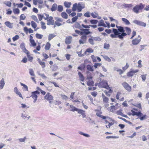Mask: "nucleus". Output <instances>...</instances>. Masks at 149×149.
Returning a JSON list of instances; mask_svg holds the SVG:
<instances>
[{"label":"nucleus","instance_id":"f257e3e1","mask_svg":"<svg viewBox=\"0 0 149 149\" xmlns=\"http://www.w3.org/2000/svg\"><path fill=\"white\" fill-rule=\"evenodd\" d=\"M116 27L117 29H113V32L114 34H111L110 35V36L112 38H118L121 40H123L124 37L127 35H129L131 33V30L129 27L125 28V29L127 33H126L125 32V30L123 27L117 25H116Z\"/></svg>","mask_w":149,"mask_h":149},{"label":"nucleus","instance_id":"f03ea898","mask_svg":"<svg viewBox=\"0 0 149 149\" xmlns=\"http://www.w3.org/2000/svg\"><path fill=\"white\" fill-rule=\"evenodd\" d=\"M101 40V39L98 36L93 37H91L88 39V41L89 43L92 45H94L95 44L94 41H100Z\"/></svg>","mask_w":149,"mask_h":149},{"label":"nucleus","instance_id":"7ed1b4c3","mask_svg":"<svg viewBox=\"0 0 149 149\" xmlns=\"http://www.w3.org/2000/svg\"><path fill=\"white\" fill-rule=\"evenodd\" d=\"M144 6L142 3H141L139 5H136L134 6L133 11L135 13L138 14L139 13V10H142L144 7Z\"/></svg>","mask_w":149,"mask_h":149},{"label":"nucleus","instance_id":"20e7f679","mask_svg":"<svg viewBox=\"0 0 149 149\" xmlns=\"http://www.w3.org/2000/svg\"><path fill=\"white\" fill-rule=\"evenodd\" d=\"M98 87L101 88H106L107 89H109L110 88L107 81L104 80H102L99 83Z\"/></svg>","mask_w":149,"mask_h":149},{"label":"nucleus","instance_id":"39448f33","mask_svg":"<svg viewBox=\"0 0 149 149\" xmlns=\"http://www.w3.org/2000/svg\"><path fill=\"white\" fill-rule=\"evenodd\" d=\"M132 23L135 24L143 27H146V23L139 20L135 19L132 22Z\"/></svg>","mask_w":149,"mask_h":149},{"label":"nucleus","instance_id":"423d86ee","mask_svg":"<svg viewBox=\"0 0 149 149\" xmlns=\"http://www.w3.org/2000/svg\"><path fill=\"white\" fill-rule=\"evenodd\" d=\"M122 85L125 89L128 92H130L131 91L132 87L126 82L124 81L122 84Z\"/></svg>","mask_w":149,"mask_h":149},{"label":"nucleus","instance_id":"0eeeda50","mask_svg":"<svg viewBox=\"0 0 149 149\" xmlns=\"http://www.w3.org/2000/svg\"><path fill=\"white\" fill-rule=\"evenodd\" d=\"M81 39L79 40L80 44H84L86 43L87 39V36L86 35H83L81 37Z\"/></svg>","mask_w":149,"mask_h":149},{"label":"nucleus","instance_id":"6e6552de","mask_svg":"<svg viewBox=\"0 0 149 149\" xmlns=\"http://www.w3.org/2000/svg\"><path fill=\"white\" fill-rule=\"evenodd\" d=\"M85 8L84 3L83 2L79 3L77 4V10L79 12L81 11L82 9Z\"/></svg>","mask_w":149,"mask_h":149},{"label":"nucleus","instance_id":"1a4fd4ad","mask_svg":"<svg viewBox=\"0 0 149 149\" xmlns=\"http://www.w3.org/2000/svg\"><path fill=\"white\" fill-rule=\"evenodd\" d=\"M53 97L49 93H47L44 97V99L48 101L53 100Z\"/></svg>","mask_w":149,"mask_h":149},{"label":"nucleus","instance_id":"9d476101","mask_svg":"<svg viewBox=\"0 0 149 149\" xmlns=\"http://www.w3.org/2000/svg\"><path fill=\"white\" fill-rule=\"evenodd\" d=\"M47 21L48 22L47 23V24L48 25H53L54 23V21L53 20V18L52 16H50L49 17Z\"/></svg>","mask_w":149,"mask_h":149},{"label":"nucleus","instance_id":"9b49d317","mask_svg":"<svg viewBox=\"0 0 149 149\" xmlns=\"http://www.w3.org/2000/svg\"><path fill=\"white\" fill-rule=\"evenodd\" d=\"M75 27L76 28L79 29L81 31H88L89 30V29H82V27L80 24L78 22H76L75 24Z\"/></svg>","mask_w":149,"mask_h":149},{"label":"nucleus","instance_id":"f8f14e48","mask_svg":"<svg viewBox=\"0 0 149 149\" xmlns=\"http://www.w3.org/2000/svg\"><path fill=\"white\" fill-rule=\"evenodd\" d=\"M72 37L71 36H68L65 39V43L68 45L70 44L71 42Z\"/></svg>","mask_w":149,"mask_h":149},{"label":"nucleus","instance_id":"ddd939ff","mask_svg":"<svg viewBox=\"0 0 149 149\" xmlns=\"http://www.w3.org/2000/svg\"><path fill=\"white\" fill-rule=\"evenodd\" d=\"M14 91L19 96L21 97L22 99H23V97H22V95L21 93L18 91L17 87H15L14 88Z\"/></svg>","mask_w":149,"mask_h":149},{"label":"nucleus","instance_id":"4468645a","mask_svg":"<svg viewBox=\"0 0 149 149\" xmlns=\"http://www.w3.org/2000/svg\"><path fill=\"white\" fill-rule=\"evenodd\" d=\"M4 24L8 27L10 29L13 28V23H11L9 21H7L5 22Z\"/></svg>","mask_w":149,"mask_h":149},{"label":"nucleus","instance_id":"2eb2a0df","mask_svg":"<svg viewBox=\"0 0 149 149\" xmlns=\"http://www.w3.org/2000/svg\"><path fill=\"white\" fill-rule=\"evenodd\" d=\"M31 93L32 94L31 95V97L34 100L33 102L34 103H35L37 100L38 96L37 95L34 94V93H33V92H32Z\"/></svg>","mask_w":149,"mask_h":149},{"label":"nucleus","instance_id":"dca6fc26","mask_svg":"<svg viewBox=\"0 0 149 149\" xmlns=\"http://www.w3.org/2000/svg\"><path fill=\"white\" fill-rule=\"evenodd\" d=\"M5 83L3 78H2L1 81H0V89H2L5 85Z\"/></svg>","mask_w":149,"mask_h":149},{"label":"nucleus","instance_id":"f3484780","mask_svg":"<svg viewBox=\"0 0 149 149\" xmlns=\"http://www.w3.org/2000/svg\"><path fill=\"white\" fill-rule=\"evenodd\" d=\"M21 117L24 119H27L28 120L30 117V116H28V115L26 114L22 113Z\"/></svg>","mask_w":149,"mask_h":149},{"label":"nucleus","instance_id":"a211bd4d","mask_svg":"<svg viewBox=\"0 0 149 149\" xmlns=\"http://www.w3.org/2000/svg\"><path fill=\"white\" fill-rule=\"evenodd\" d=\"M79 113L81 114L83 118H85L86 115L85 113V111L79 109L78 111Z\"/></svg>","mask_w":149,"mask_h":149},{"label":"nucleus","instance_id":"6ab92c4d","mask_svg":"<svg viewBox=\"0 0 149 149\" xmlns=\"http://www.w3.org/2000/svg\"><path fill=\"white\" fill-rule=\"evenodd\" d=\"M141 41L140 40L135 39L132 41V43L134 45H137Z\"/></svg>","mask_w":149,"mask_h":149},{"label":"nucleus","instance_id":"aec40b11","mask_svg":"<svg viewBox=\"0 0 149 149\" xmlns=\"http://www.w3.org/2000/svg\"><path fill=\"white\" fill-rule=\"evenodd\" d=\"M78 74L79 76L80 80L82 81H84V77L83 75L79 72H78Z\"/></svg>","mask_w":149,"mask_h":149},{"label":"nucleus","instance_id":"412c9836","mask_svg":"<svg viewBox=\"0 0 149 149\" xmlns=\"http://www.w3.org/2000/svg\"><path fill=\"white\" fill-rule=\"evenodd\" d=\"M122 21L124 23L127 25H129L130 24V22L127 19L125 18H122L121 19Z\"/></svg>","mask_w":149,"mask_h":149},{"label":"nucleus","instance_id":"4be33fe9","mask_svg":"<svg viewBox=\"0 0 149 149\" xmlns=\"http://www.w3.org/2000/svg\"><path fill=\"white\" fill-rule=\"evenodd\" d=\"M123 8H130L132 7L133 5L131 4H125L124 3L123 4Z\"/></svg>","mask_w":149,"mask_h":149},{"label":"nucleus","instance_id":"5701e85b","mask_svg":"<svg viewBox=\"0 0 149 149\" xmlns=\"http://www.w3.org/2000/svg\"><path fill=\"white\" fill-rule=\"evenodd\" d=\"M57 8V5L56 3H54L51 8V10L52 11H55Z\"/></svg>","mask_w":149,"mask_h":149},{"label":"nucleus","instance_id":"b1692460","mask_svg":"<svg viewBox=\"0 0 149 149\" xmlns=\"http://www.w3.org/2000/svg\"><path fill=\"white\" fill-rule=\"evenodd\" d=\"M102 96L103 99V101L104 102L106 103L108 102V98L106 97L104 94L102 93Z\"/></svg>","mask_w":149,"mask_h":149},{"label":"nucleus","instance_id":"393cba45","mask_svg":"<svg viewBox=\"0 0 149 149\" xmlns=\"http://www.w3.org/2000/svg\"><path fill=\"white\" fill-rule=\"evenodd\" d=\"M87 69L89 71H93L94 70L93 69V66H91L90 65H88L86 66Z\"/></svg>","mask_w":149,"mask_h":149},{"label":"nucleus","instance_id":"a878e982","mask_svg":"<svg viewBox=\"0 0 149 149\" xmlns=\"http://www.w3.org/2000/svg\"><path fill=\"white\" fill-rule=\"evenodd\" d=\"M62 17L65 19H67L68 18V15L67 13L65 12H63L61 13Z\"/></svg>","mask_w":149,"mask_h":149},{"label":"nucleus","instance_id":"bb28decb","mask_svg":"<svg viewBox=\"0 0 149 149\" xmlns=\"http://www.w3.org/2000/svg\"><path fill=\"white\" fill-rule=\"evenodd\" d=\"M100 118L104 120L106 118H107L108 120H110V121H114V120H113L110 117H108L107 116H105L102 115L101 116H100Z\"/></svg>","mask_w":149,"mask_h":149},{"label":"nucleus","instance_id":"cd10ccee","mask_svg":"<svg viewBox=\"0 0 149 149\" xmlns=\"http://www.w3.org/2000/svg\"><path fill=\"white\" fill-rule=\"evenodd\" d=\"M64 6L66 7L69 8L71 4V3L70 2H67L66 1H65L64 3Z\"/></svg>","mask_w":149,"mask_h":149},{"label":"nucleus","instance_id":"c85d7f7f","mask_svg":"<svg viewBox=\"0 0 149 149\" xmlns=\"http://www.w3.org/2000/svg\"><path fill=\"white\" fill-rule=\"evenodd\" d=\"M70 108L71 109L70 110L71 111L74 112V111H76L77 112L78 111L79 109H78L75 107L74 106L70 105Z\"/></svg>","mask_w":149,"mask_h":149},{"label":"nucleus","instance_id":"c756f323","mask_svg":"<svg viewBox=\"0 0 149 149\" xmlns=\"http://www.w3.org/2000/svg\"><path fill=\"white\" fill-rule=\"evenodd\" d=\"M56 35L53 34H50L48 36V40L49 41L51 40L54 37L56 36Z\"/></svg>","mask_w":149,"mask_h":149},{"label":"nucleus","instance_id":"7c9ffc66","mask_svg":"<svg viewBox=\"0 0 149 149\" xmlns=\"http://www.w3.org/2000/svg\"><path fill=\"white\" fill-rule=\"evenodd\" d=\"M31 18L35 22L37 23H39V21L38 20L37 17L35 15H33L31 17Z\"/></svg>","mask_w":149,"mask_h":149},{"label":"nucleus","instance_id":"2f4dec72","mask_svg":"<svg viewBox=\"0 0 149 149\" xmlns=\"http://www.w3.org/2000/svg\"><path fill=\"white\" fill-rule=\"evenodd\" d=\"M93 52V50L91 48H88L87 49L85 52V54H86L87 53H90Z\"/></svg>","mask_w":149,"mask_h":149},{"label":"nucleus","instance_id":"473e14b6","mask_svg":"<svg viewBox=\"0 0 149 149\" xmlns=\"http://www.w3.org/2000/svg\"><path fill=\"white\" fill-rule=\"evenodd\" d=\"M77 8V3H75L73 5L72 8V11L74 12L76 10Z\"/></svg>","mask_w":149,"mask_h":149},{"label":"nucleus","instance_id":"72a5a7b5","mask_svg":"<svg viewBox=\"0 0 149 149\" xmlns=\"http://www.w3.org/2000/svg\"><path fill=\"white\" fill-rule=\"evenodd\" d=\"M91 32L89 31H81V35H87L91 33Z\"/></svg>","mask_w":149,"mask_h":149},{"label":"nucleus","instance_id":"f704fd0d","mask_svg":"<svg viewBox=\"0 0 149 149\" xmlns=\"http://www.w3.org/2000/svg\"><path fill=\"white\" fill-rule=\"evenodd\" d=\"M79 134L82 135H83L84 136L86 137H90V136L88 134H87L81 132H80V131L79 132Z\"/></svg>","mask_w":149,"mask_h":149},{"label":"nucleus","instance_id":"c9c22d12","mask_svg":"<svg viewBox=\"0 0 149 149\" xmlns=\"http://www.w3.org/2000/svg\"><path fill=\"white\" fill-rule=\"evenodd\" d=\"M43 18L45 20H47L48 18L49 15L48 14H47L45 13L43 14L42 15Z\"/></svg>","mask_w":149,"mask_h":149},{"label":"nucleus","instance_id":"e433bc0d","mask_svg":"<svg viewBox=\"0 0 149 149\" xmlns=\"http://www.w3.org/2000/svg\"><path fill=\"white\" fill-rule=\"evenodd\" d=\"M55 19L56 21L59 22H62L63 21V19L60 17H55Z\"/></svg>","mask_w":149,"mask_h":149},{"label":"nucleus","instance_id":"4c0bfd02","mask_svg":"<svg viewBox=\"0 0 149 149\" xmlns=\"http://www.w3.org/2000/svg\"><path fill=\"white\" fill-rule=\"evenodd\" d=\"M29 73L31 76L34 77L35 76L34 71L32 69H29Z\"/></svg>","mask_w":149,"mask_h":149},{"label":"nucleus","instance_id":"58836bf2","mask_svg":"<svg viewBox=\"0 0 149 149\" xmlns=\"http://www.w3.org/2000/svg\"><path fill=\"white\" fill-rule=\"evenodd\" d=\"M31 25L33 28H36L37 26V24L33 21H31Z\"/></svg>","mask_w":149,"mask_h":149},{"label":"nucleus","instance_id":"ea45409f","mask_svg":"<svg viewBox=\"0 0 149 149\" xmlns=\"http://www.w3.org/2000/svg\"><path fill=\"white\" fill-rule=\"evenodd\" d=\"M90 22L92 24H95L98 22V21L97 20L91 19L90 21Z\"/></svg>","mask_w":149,"mask_h":149},{"label":"nucleus","instance_id":"a19ab883","mask_svg":"<svg viewBox=\"0 0 149 149\" xmlns=\"http://www.w3.org/2000/svg\"><path fill=\"white\" fill-rule=\"evenodd\" d=\"M36 36L37 38L41 39L42 38L43 36L39 33H36Z\"/></svg>","mask_w":149,"mask_h":149},{"label":"nucleus","instance_id":"79ce46f5","mask_svg":"<svg viewBox=\"0 0 149 149\" xmlns=\"http://www.w3.org/2000/svg\"><path fill=\"white\" fill-rule=\"evenodd\" d=\"M63 10V7L61 5H58V7L57 10L60 12H62Z\"/></svg>","mask_w":149,"mask_h":149},{"label":"nucleus","instance_id":"37998d69","mask_svg":"<svg viewBox=\"0 0 149 149\" xmlns=\"http://www.w3.org/2000/svg\"><path fill=\"white\" fill-rule=\"evenodd\" d=\"M50 46V44L49 42H47L45 47V49L46 50L49 49Z\"/></svg>","mask_w":149,"mask_h":149},{"label":"nucleus","instance_id":"c03bdc74","mask_svg":"<svg viewBox=\"0 0 149 149\" xmlns=\"http://www.w3.org/2000/svg\"><path fill=\"white\" fill-rule=\"evenodd\" d=\"M87 84L89 86H93L94 82L93 81H88L87 82Z\"/></svg>","mask_w":149,"mask_h":149},{"label":"nucleus","instance_id":"a18cd8bd","mask_svg":"<svg viewBox=\"0 0 149 149\" xmlns=\"http://www.w3.org/2000/svg\"><path fill=\"white\" fill-rule=\"evenodd\" d=\"M13 12L15 14H18L19 13L20 11L19 9L16 8L13 9Z\"/></svg>","mask_w":149,"mask_h":149},{"label":"nucleus","instance_id":"49530a36","mask_svg":"<svg viewBox=\"0 0 149 149\" xmlns=\"http://www.w3.org/2000/svg\"><path fill=\"white\" fill-rule=\"evenodd\" d=\"M41 24V28L43 29H45L46 28V26L45 25V23L41 22H40Z\"/></svg>","mask_w":149,"mask_h":149},{"label":"nucleus","instance_id":"de8ad7c7","mask_svg":"<svg viewBox=\"0 0 149 149\" xmlns=\"http://www.w3.org/2000/svg\"><path fill=\"white\" fill-rule=\"evenodd\" d=\"M110 47L109 45V44L105 43L104 45V48L106 49H108Z\"/></svg>","mask_w":149,"mask_h":149},{"label":"nucleus","instance_id":"09e8293b","mask_svg":"<svg viewBox=\"0 0 149 149\" xmlns=\"http://www.w3.org/2000/svg\"><path fill=\"white\" fill-rule=\"evenodd\" d=\"M4 3L9 7H10L11 6V3L10 1H6Z\"/></svg>","mask_w":149,"mask_h":149},{"label":"nucleus","instance_id":"8fccbe9b","mask_svg":"<svg viewBox=\"0 0 149 149\" xmlns=\"http://www.w3.org/2000/svg\"><path fill=\"white\" fill-rule=\"evenodd\" d=\"M91 57L93 59V62H95L97 61V56H95L94 55H92L91 56Z\"/></svg>","mask_w":149,"mask_h":149},{"label":"nucleus","instance_id":"3c124183","mask_svg":"<svg viewBox=\"0 0 149 149\" xmlns=\"http://www.w3.org/2000/svg\"><path fill=\"white\" fill-rule=\"evenodd\" d=\"M19 36L18 35H16L13 38V40L14 41H15L18 39Z\"/></svg>","mask_w":149,"mask_h":149},{"label":"nucleus","instance_id":"603ef678","mask_svg":"<svg viewBox=\"0 0 149 149\" xmlns=\"http://www.w3.org/2000/svg\"><path fill=\"white\" fill-rule=\"evenodd\" d=\"M40 65L41 66L42 68H44L45 67V63L44 62H42V61L39 63Z\"/></svg>","mask_w":149,"mask_h":149},{"label":"nucleus","instance_id":"864d4df0","mask_svg":"<svg viewBox=\"0 0 149 149\" xmlns=\"http://www.w3.org/2000/svg\"><path fill=\"white\" fill-rule=\"evenodd\" d=\"M20 48L22 49V50L25 49V47L24 43L23 42L22 43V44L20 45Z\"/></svg>","mask_w":149,"mask_h":149},{"label":"nucleus","instance_id":"5fc2aeb1","mask_svg":"<svg viewBox=\"0 0 149 149\" xmlns=\"http://www.w3.org/2000/svg\"><path fill=\"white\" fill-rule=\"evenodd\" d=\"M20 84L22 86H23L24 88L26 89V91H28V86L22 83H20Z\"/></svg>","mask_w":149,"mask_h":149},{"label":"nucleus","instance_id":"6e6d98bb","mask_svg":"<svg viewBox=\"0 0 149 149\" xmlns=\"http://www.w3.org/2000/svg\"><path fill=\"white\" fill-rule=\"evenodd\" d=\"M108 123L109 125H106V127L107 128H110L111 126L112 125L114 124V123L112 122L109 123Z\"/></svg>","mask_w":149,"mask_h":149},{"label":"nucleus","instance_id":"4d7b16f0","mask_svg":"<svg viewBox=\"0 0 149 149\" xmlns=\"http://www.w3.org/2000/svg\"><path fill=\"white\" fill-rule=\"evenodd\" d=\"M26 137H25L23 138H20L18 139L19 141L21 142H23L25 141Z\"/></svg>","mask_w":149,"mask_h":149},{"label":"nucleus","instance_id":"13d9d810","mask_svg":"<svg viewBox=\"0 0 149 149\" xmlns=\"http://www.w3.org/2000/svg\"><path fill=\"white\" fill-rule=\"evenodd\" d=\"M104 58L105 60L109 62H110L111 61V59L107 56H105L104 57Z\"/></svg>","mask_w":149,"mask_h":149},{"label":"nucleus","instance_id":"bf43d9fd","mask_svg":"<svg viewBox=\"0 0 149 149\" xmlns=\"http://www.w3.org/2000/svg\"><path fill=\"white\" fill-rule=\"evenodd\" d=\"M30 42L33 46H35L36 45V43L35 42L34 40H32L30 41Z\"/></svg>","mask_w":149,"mask_h":149},{"label":"nucleus","instance_id":"052dcab7","mask_svg":"<svg viewBox=\"0 0 149 149\" xmlns=\"http://www.w3.org/2000/svg\"><path fill=\"white\" fill-rule=\"evenodd\" d=\"M20 18L21 20H24L26 18V17L24 14H21L20 16Z\"/></svg>","mask_w":149,"mask_h":149},{"label":"nucleus","instance_id":"680f3d73","mask_svg":"<svg viewBox=\"0 0 149 149\" xmlns=\"http://www.w3.org/2000/svg\"><path fill=\"white\" fill-rule=\"evenodd\" d=\"M118 137H117L116 136H107L106 137V138L107 139H109L110 138H112V139H116L118 138Z\"/></svg>","mask_w":149,"mask_h":149},{"label":"nucleus","instance_id":"e2e57ef3","mask_svg":"<svg viewBox=\"0 0 149 149\" xmlns=\"http://www.w3.org/2000/svg\"><path fill=\"white\" fill-rule=\"evenodd\" d=\"M78 19V18L76 16H75L74 17H73L72 19V23L74 22Z\"/></svg>","mask_w":149,"mask_h":149},{"label":"nucleus","instance_id":"0e129e2a","mask_svg":"<svg viewBox=\"0 0 149 149\" xmlns=\"http://www.w3.org/2000/svg\"><path fill=\"white\" fill-rule=\"evenodd\" d=\"M54 23L55 24V25H56L57 26H59L61 25H62V24L61 23H60L59 22H57L56 21H55L54 22Z\"/></svg>","mask_w":149,"mask_h":149},{"label":"nucleus","instance_id":"69168bd1","mask_svg":"<svg viewBox=\"0 0 149 149\" xmlns=\"http://www.w3.org/2000/svg\"><path fill=\"white\" fill-rule=\"evenodd\" d=\"M101 65V64L100 63H95L94 65V67L95 68H97L98 66H100Z\"/></svg>","mask_w":149,"mask_h":149},{"label":"nucleus","instance_id":"338daca9","mask_svg":"<svg viewBox=\"0 0 149 149\" xmlns=\"http://www.w3.org/2000/svg\"><path fill=\"white\" fill-rule=\"evenodd\" d=\"M146 115H143L142 117H141L140 118V120H142L146 119Z\"/></svg>","mask_w":149,"mask_h":149},{"label":"nucleus","instance_id":"774afa93","mask_svg":"<svg viewBox=\"0 0 149 149\" xmlns=\"http://www.w3.org/2000/svg\"><path fill=\"white\" fill-rule=\"evenodd\" d=\"M141 77L143 81H144L146 79V75H141Z\"/></svg>","mask_w":149,"mask_h":149}]
</instances>
